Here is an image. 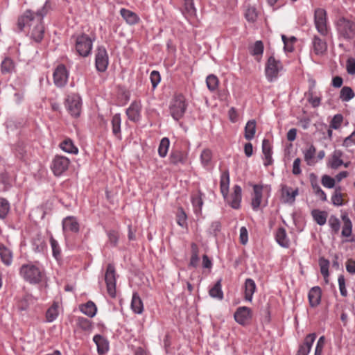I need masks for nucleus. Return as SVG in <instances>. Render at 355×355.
I'll return each mask as SVG.
<instances>
[{
	"instance_id": "nucleus-17",
	"label": "nucleus",
	"mask_w": 355,
	"mask_h": 355,
	"mask_svg": "<svg viewBox=\"0 0 355 355\" xmlns=\"http://www.w3.org/2000/svg\"><path fill=\"white\" fill-rule=\"evenodd\" d=\"M309 304L311 307L317 306L321 301V289L319 286L311 288L308 293Z\"/></svg>"
},
{
	"instance_id": "nucleus-57",
	"label": "nucleus",
	"mask_w": 355,
	"mask_h": 355,
	"mask_svg": "<svg viewBox=\"0 0 355 355\" xmlns=\"http://www.w3.org/2000/svg\"><path fill=\"white\" fill-rule=\"evenodd\" d=\"M314 85H315V82H313L312 87H311L309 88V97L308 98V101H309V103H311V105L313 107H318L320 105L321 99L319 97H315V98L313 97L312 89H313V87H314Z\"/></svg>"
},
{
	"instance_id": "nucleus-60",
	"label": "nucleus",
	"mask_w": 355,
	"mask_h": 355,
	"mask_svg": "<svg viewBox=\"0 0 355 355\" xmlns=\"http://www.w3.org/2000/svg\"><path fill=\"white\" fill-rule=\"evenodd\" d=\"M150 81L153 88H155L159 83L161 77L159 71H153L150 75Z\"/></svg>"
},
{
	"instance_id": "nucleus-32",
	"label": "nucleus",
	"mask_w": 355,
	"mask_h": 355,
	"mask_svg": "<svg viewBox=\"0 0 355 355\" xmlns=\"http://www.w3.org/2000/svg\"><path fill=\"white\" fill-rule=\"evenodd\" d=\"M256 133V121L249 120L245 127L244 137L247 140H252Z\"/></svg>"
},
{
	"instance_id": "nucleus-40",
	"label": "nucleus",
	"mask_w": 355,
	"mask_h": 355,
	"mask_svg": "<svg viewBox=\"0 0 355 355\" xmlns=\"http://www.w3.org/2000/svg\"><path fill=\"white\" fill-rule=\"evenodd\" d=\"M170 144V141L168 138L164 137L160 141L159 148H158V154L161 157H165L167 155L168 147Z\"/></svg>"
},
{
	"instance_id": "nucleus-45",
	"label": "nucleus",
	"mask_w": 355,
	"mask_h": 355,
	"mask_svg": "<svg viewBox=\"0 0 355 355\" xmlns=\"http://www.w3.org/2000/svg\"><path fill=\"white\" fill-rule=\"evenodd\" d=\"M311 215L315 222H327L328 214L325 211L313 209L311 211Z\"/></svg>"
},
{
	"instance_id": "nucleus-5",
	"label": "nucleus",
	"mask_w": 355,
	"mask_h": 355,
	"mask_svg": "<svg viewBox=\"0 0 355 355\" xmlns=\"http://www.w3.org/2000/svg\"><path fill=\"white\" fill-rule=\"evenodd\" d=\"M20 274L31 284L40 282L44 277V273L40 268L32 264L23 265L20 268Z\"/></svg>"
},
{
	"instance_id": "nucleus-23",
	"label": "nucleus",
	"mask_w": 355,
	"mask_h": 355,
	"mask_svg": "<svg viewBox=\"0 0 355 355\" xmlns=\"http://www.w3.org/2000/svg\"><path fill=\"white\" fill-rule=\"evenodd\" d=\"M121 17L125 20V21L130 25H135L139 21V16L134 12L125 9L121 8L120 10Z\"/></svg>"
},
{
	"instance_id": "nucleus-8",
	"label": "nucleus",
	"mask_w": 355,
	"mask_h": 355,
	"mask_svg": "<svg viewBox=\"0 0 355 355\" xmlns=\"http://www.w3.org/2000/svg\"><path fill=\"white\" fill-rule=\"evenodd\" d=\"M107 291L111 297L116 296V270L114 264L109 263L105 274Z\"/></svg>"
},
{
	"instance_id": "nucleus-37",
	"label": "nucleus",
	"mask_w": 355,
	"mask_h": 355,
	"mask_svg": "<svg viewBox=\"0 0 355 355\" xmlns=\"http://www.w3.org/2000/svg\"><path fill=\"white\" fill-rule=\"evenodd\" d=\"M209 295L213 298L222 300L223 292L222 291L221 280H218L209 291Z\"/></svg>"
},
{
	"instance_id": "nucleus-25",
	"label": "nucleus",
	"mask_w": 355,
	"mask_h": 355,
	"mask_svg": "<svg viewBox=\"0 0 355 355\" xmlns=\"http://www.w3.org/2000/svg\"><path fill=\"white\" fill-rule=\"evenodd\" d=\"M275 240L277 243L283 248L289 247V239L287 236L286 232L284 228H279L275 234Z\"/></svg>"
},
{
	"instance_id": "nucleus-21",
	"label": "nucleus",
	"mask_w": 355,
	"mask_h": 355,
	"mask_svg": "<svg viewBox=\"0 0 355 355\" xmlns=\"http://www.w3.org/2000/svg\"><path fill=\"white\" fill-rule=\"evenodd\" d=\"M256 289L255 282L250 278L246 279L245 282V300L246 301L252 302Z\"/></svg>"
},
{
	"instance_id": "nucleus-51",
	"label": "nucleus",
	"mask_w": 355,
	"mask_h": 355,
	"mask_svg": "<svg viewBox=\"0 0 355 355\" xmlns=\"http://www.w3.org/2000/svg\"><path fill=\"white\" fill-rule=\"evenodd\" d=\"M331 201L334 205L340 206L343 205V196L340 193V187L336 188L334 194L331 197Z\"/></svg>"
},
{
	"instance_id": "nucleus-6",
	"label": "nucleus",
	"mask_w": 355,
	"mask_h": 355,
	"mask_svg": "<svg viewBox=\"0 0 355 355\" xmlns=\"http://www.w3.org/2000/svg\"><path fill=\"white\" fill-rule=\"evenodd\" d=\"M283 66L282 62L276 60L274 56L271 55L268 58L266 64L265 73L268 81H273L278 76L279 72L282 70Z\"/></svg>"
},
{
	"instance_id": "nucleus-15",
	"label": "nucleus",
	"mask_w": 355,
	"mask_h": 355,
	"mask_svg": "<svg viewBox=\"0 0 355 355\" xmlns=\"http://www.w3.org/2000/svg\"><path fill=\"white\" fill-rule=\"evenodd\" d=\"M233 190V193L230 196V198L227 199V202L232 208L239 209L241 201L242 189L239 185H234Z\"/></svg>"
},
{
	"instance_id": "nucleus-38",
	"label": "nucleus",
	"mask_w": 355,
	"mask_h": 355,
	"mask_svg": "<svg viewBox=\"0 0 355 355\" xmlns=\"http://www.w3.org/2000/svg\"><path fill=\"white\" fill-rule=\"evenodd\" d=\"M203 194L199 191L197 195L191 197V202L193 207V210L196 214H199L201 212L202 206L203 205V200L202 196Z\"/></svg>"
},
{
	"instance_id": "nucleus-4",
	"label": "nucleus",
	"mask_w": 355,
	"mask_h": 355,
	"mask_svg": "<svg viewBox=\"0 0 355 355\" xmlns=\"http://www.w3.org/2000/svg\"><path fill=\"white\" fill-rule=\"evenodd\" d=\"M187 108V104L184 96L181 94L175 95L169 107L172 117L175 121L180 120L183 117Z\"/></svg>"
},
{
	"instance_id": "nucleus-2",
	"label": "nucleus",
	"mask_w": 355,
	"mask_h": 355,
	"mask_svg": "<svg viewBox=\"0 0 355 355\" xmlns=\"http://www.w3.org/2000/svg\"><path fill=\"white\" fill-rule=\"evenodd\" d=\"M336 29L338 40L350 42L355 38V22L347 18L340 17L336 21Z\"/></svg>"
},
{
	"instance_id": "nucleus-10",
	"label": "nucleus",
	"mask_w": 355,
	"mask_h": 355,
	"mask_svg": "<svg viewBox=\"0 0 355 355\" xmlns=\"http://www.w3.org/2000/svg\"><path fill=\"white\" fill-rule=\"evenodd\" d=\"M109 64V58L106 49L98 46L96 50L95 58V65L96 70L99 72H104L107 70Z\"/></svg>"
},
{
	"instance_id": "nucleus-43",
	"label": "nucleus",
	"mask_w": 355,
	"mask_h": 355,
	"mask_svg": "<svg viewBox=\"0 0 355 355\" xmlns=\"http://www.w3.org/2000/svg\"><path fill=\"white\" fill-rule=\"evenodd\" d=\"M329 261L324 257L319 259V266L320 268V272L324 278H327L329 276Z\"/></svg>"
},
{
	"instance_id": "nucleus-41",
	"label": "nucleus",
	"mask_w": 355,
	"mask_h": 355,
	"mask_svg": "<svg viewBox=\"0 0 355 355\" xmlns=\"http://www.w3.org/2000/svg\"><path fill=\"white\" fill-rule=\"evenodd\" d=\"M196 10L194 6L193 0H184L183 14L187 16H193L196 15Z\"/></svg>"
},
{
	"instance_id": "nucleus-35",
	"label": "nucleus",
	"mask_w": 355,
	"mask_h": 355,
	"mask_svg": "<svg viewBox=\"0 0 355 355\" xmlns=\"http://www.w3.org/2000/svg\"><path fill=\"white\" fill-rule=\"evenodd\" d=\"M60 147L61 149L68 153L77 154L78 149L74 146L73 141L70 139H67L60 143Z\"/></svg>"
},
{
	"instance_id": "nucleus-12",
	"label": "nucleus",
	"mask_w": 355,
	"mask_h": 355,
	"mask_svg": "<svg viewBox=\"0 0 355 355\" xmlns=\"http://www.w3.org/2000/svg\"><path fill=\"white\" fill-rule=\"evenodd\" d=\"M68 76L69 73L66 67L60 64L58 65L53 72V83L58 87H62L67 84Z\"/></svg>"
},
{
	"instance_id": "nucleus-3",
	"label": "nucleus",
	"mask_w": 355,
	"mask_h": 355,
	"mask_svg": "<svg viewBox=\"0 0 355 355\" xmlns=\"http://www.w3.org/2000/svg\"><path fill=\"white\" fill-rule=\"evenodd\" d=\"M75 37V49L79 55L82 57H87L91 54L93 42L95 38L92 39L88 35L82 33Z\"/></svg>"
},
{
	"instance_id": "nucleus-61",
	"label": "nucleus",
	"mask_w": 355,
	"mask_h": 355,
	"mask_svg": "<svg viewBox=\"0 0 355 355\" xmlns=\"http://www.w3.org/2000/svg\"><path fill=\"white\" fill-rule=\"evenodd\" d=\"M239 240L242 245H246L248 242V231L245 227L240 229Z\"/></svg>"
},
{
	"instance_id": "nucleus-63",
	"label": "nucleus",
	"mask_w": 355,
	"mask_h": 355,
	"mask_svg": "<svg viewBox=\"0 0 355 355\" xmlns=\"http://www.w3.org/2000/svg\"><path fill=\"white\" fill-rule=\"evenodd\" d=\"M347 71L350 75H355V59L349 58L346 63Z\"/></svg>"
},
{
	"instance_id": "nucleus-24",
	"label": "nucleus",
	"mask_w": 355,
	"mask_h": 355,
	"mask_svg": "<svg viewBox=\"0 0 355 355\" xmlns=\"http://www.w3.org/2000/svg\"><path fill=\"white\" fill-rule=\"evenodd\" d=\"M126 114L128 119L132 121H137L140 118V106L136 103L133 102L130 106L126 110Z\"/></svg>"
},
{
	"instance_id": "nucleus-36",
	"label": "nucleus",
	"mask_w": 355,
	"mask_h": 355,
	"mask_svg": "<svg viewBox=\"0 0 355 355\" xmlns=\"http://www.w3.org/2000/svg\"><path fill=\"white\" fill-rule=\"evenodd\" d=\"M311 177H313V180H311V184L312 186V188L314 191V193L316 196H318L320 199L322 201L327 200V196L324 191L322 190L319 184H318V182L316 180V178L313 173L311 175Z\"/></svg>"
},
{
	"instance_id": "nucleus-59",
	"label": "nucleus",
	"mask_w": 355,
	"mask_h": 355,
	"mask_svg": "<svg viewBox=\"0 0 355 355\" xmlns=\"http://www.w3.org/2000/svg\"><path fill=\"white\" fill-rule=\"evenodd\" d=\"M316 337L317 336L315 333L308 334L302 345L311 350Z\"/></svg>"
},
{
	"instance_id": "nucleus-11",
	"label": "nucleus",
	"mask_w": 355,
	"mask_h": 355,
	"mask_svg": "<svg viewBox=\"0 0 355 355\" xmlns=\"http://www.w3.org/2000/svg\"><path fill=\"white\" fill-rule=\"evenodd\" d=\"M69 164L70 161L67 157L56 155L53 159L51 168L55 175L60 176L68 169Z\"/></svg>"
},
{
	"instance_id": "nucleus-19",
	"label": "nucleus",
	"mask_w": 355,
	"mask_h": 355,
	"mask_svg": "<svg viewBox=\"0 0 355 355\" xmlns=\"http://www.w3.org/2000/svg\"><path fill=\"white\" fill-rule=\"evenodd\" d=\"M229 185H230V173H229V171L227 169L221 173L220 181V192L225 199H227V196H228Z\"/></svg>"
},
{
	"instance_id": "nucleus-27",
	"label": "nucleus",
	"mask_w": 355,
	"mask_h": 355,
	"mask_svg": "<svg viewBox=\"0 0 355 355\" xmlns=\"http://www.w3.org/2000/svg\"><path fill=\"white\" fill-rule=\"evenodd\" d=\"M315 153L316 148L313 144H311L307 149L303 150L304 160L307 165L313 166L317 162V160L314 159Z\"/></svg>"
},
{
	"instance_id": "nucleus-49",
	"label": "nucleus",
	"mask_w": 355,
	"mask_h": 355,
	"mask_svg": "<svg viewBox=\"0 0 355 355\" xmlns=\"http://www.w3.org/2000/svg\"><path fill=\"white\" fill-rule=\"evenodd\" d=\"M212 154L210 150L205 149L200 155V160L204 166H207L211 162Z\"/></svg>"
},
{
	"instance_id": "nucleus-13",
	"label": "nucleus",
	"mask_w": 355,
	"mask_h": 355,
	"mask_svg": "<svg viewBox=\"0 0 355 355\" xmlns=\"http://www.w3.org/2000/svg\"><path fill=\"white\" fill-rule=\"evenodd\" d=\"M234 317L237 323L245 326L252 319V309L247 306H240L235 311Z\"/></svg>"
},
{
	"instance_id": "nucleus-53",
	"label": "nucleus",
	"mask_w": 355,
	"mask_h": 355,
	"mask_svg": "<svg viewBox=\"0 0 355 355\" xmlns=\"http://www.w3.org/2000/svg\"><path fill=\"white\" fill-rule=\"evenodd\" d=\"M77 324L80 328L85 331L90 330L92 328L90 320L83 317L78 318Z\"/></svg>"
},
{
	"instance_id": "nucleus-42",
	"label": "nucleus",
	"mask_w": 355,
	"mask_h": 355,
	"mask_svg": "<svg viewBox=\"0 0 355 355\" xmlns=\"http://www.w3.org/2000/svg\"><path fill=\"white\" fill-rule=\"evenodd\" d=\"M263 42L261 40H258L250 48V52L254 56L260 57L263 54Z\"/></svg>"
},
{
	"instance_id": "nucleus-33",
	"label": "nucleus",
	"mask_w": 355,
	"mask_h": 355,
	"mask_svg": "<svg viewBox=\"0 0 355 355\" xmlns=\"http://www.w3.org/2000/svg\"><path fill=\"white\" fill-rule=\"evenodd\" d=\"M15 69V63L13 60L8 57L3 59L1 64V72L2 74L12 73Z\"/></svg>"
},
{
	"instance_id": "nucleus-58",
	"label": "nucleus",
	"mask_w": 355,
	"mask_h": 355,
	"mask_svg": "<svg viewBox=\"0 0 355 355\" xmlns=\"http://www.w3.org/2000/svg\"><path fill=\"white\" fill-rule=\"evenodd\" d=\"M324 344H325V338L324 336H322L319 338V339L317 342L315 349L314 355H322L323 348L324 347Z\"/></svg>"
},
{
	"instance_id": "nucleus-18",
	"label": "nucleus",
	"mask_w": 355,
	"mask_h": 355,
	"mask_svg": "<svg viewBox=\"0 0 355 355\" xmlns=\"http://www.w3.org/2000/svg\"><path fill=\"white\" fill-rule=\"evenodd\" d=\"M262 152L264 155V165L268 166L271 165L273 162L272 158V146L270 141L268 139H264L262 141Z\"/></svg>"
},
{
	"instance_id": "nucleus-62",
	"label": "nucleus",
	"mask_w": 355,
	"mask_h": 355,
	"mask_svg": "<svg viewBox=\"0 0 355 355\" xmlns=\"http://www.w3.org/2000/svg\"><path fill=\"white\" fill-rule=\"evenodd\" d=\"M107 235L109 239V241L113 245H116L118 243L119 234L118 232L115 230H110L107 232Z\"/></svg>"
},
{
	"instance_id": "nucleus-1",
	"label": "nucleus",
	"mask_w": 355,
	"mask_h": 355,
	"mask_svg": "<svg viewBox=\"0 0 355 355\" xmlns=\"http://www.w3.org/2000/svg\"><path fill=\"white\" fill-rule=\"evenodd\" d=\"M50 9L49 1H46L42 8L34 13L31 10H26L17 19V26L19 31H23L25 27L31 29V37L36 42H40L44 35L43 17Z\"/></svg>"
},
{
	"instance_id": "nucleus-28",
	"label": "nucleus",
	"mask_w": 355,
	"mask_h": 355,
	"mask_svg": "<svg viewBox=\"0 0 355 355\" xmlns=\"http://www.w3.org/2000/svg\"><path fill=\"white\" fill-rule=\"evenodd\" d=\"M131 309L135 313L141 314L144 311L142 300L137 293H134L131 301Z\"/></svg>"
},
{
	"instance_id": "nucleus-34",
	"label": "nucleus",
	"mask_w": 355,
	"mask_h": 355,
	"mask_svg": "<svg viewBox=\"0 0 355 355\" xmlns=\"http://www.w3.org/2000/svg\"><path fill=\"white\" fill-rule=\"evenodd\" d=\"M191 256L189 262V266L196 268L200 261L198 253L199 248L196 243H192L191 245Z\"/></svg>"
},
{
	"instance_id": "nucleus-31",
	"label": "nucleus",
	"mask_w": 355,
	"mask_h": 355,
	"mask_svg": "<svg viewBox=\"0 0 355 355\" xmlns=\"http://www.w3.org/2000/svg\"><path fill=\"white\" fill-rule=\"evenodd\" d=\"M112 133L113 135L121 139V119L120 114H115L112 119Z\"/></svg>"
},
{
	"instance_id": "nucleus-48",
	"label": "nucleus",
	"mask_w": 355,
	"mask_h": 355,
	"mask_svg": "<svg viewBox=\"0 0 355 355\" xmlns=\"http://www.w3.org/2000/svg\"><path fill=\"white\" fill-rule=\"evenodd\" d=\"M343 121V116L341 114H337L332 118L330 122L329 128L337 130L341 126Z\"/></svg>"
},
{
	"instance_id": "nucleus-22",
	"label": "nucleus",
	"mask_w": 355,
	"mask_h": 355,
	"mask_svg": "<svg viewBox=\"0 0 355 355\" xmlns=\"http://www.w3.org/2000/svg\"><path fill=\"white\" fill-rule=\"evenodd\" d=\"M313 48L316 55H322L327 51V44L324 40L315 35L313 39Z\"/></svg>"
},
{
	"instance_id": "nucleus-64",
	"label": "nucleus",
	"mask_w": 355,
	"mask_h": 355,
	"mask_svg": "<svg viewBox=\"0 0 355 355\" xmlns=\"http://www.w3.org/2000/svg\"><path fill=\"white\" fill-rule=\"evenodd\" d=\"M352 145H355V130L348 137H347L343 143V146L348 148L352 146Z\"/></svg>"
},
{
	"instance_id": "nucleus-20",
	"label": "nucleus",
	"mask_w": 355,
	"mask_h": 355,
	"mask_svg": "<svg viewBox=\"0 0 355 355\" xmlns=\"http://www.w3.org/2000/svg\"><path fill=\"white\" fill-rule=\"evenodd\" d=\"M253 191L254 194L252 198L251 205L253 209H257L261 205L262 199L263 186L259 184H254Z\"/></svg>"
},
{
	"instance_id": "nucleus-52",
	"label": "nucleus",
	"mask_w": 355,
	"mask_h": 355,
	"mask_svg": "<svg viewBox=\"0 0 355 355\" xmlns=\"http://www.w3.org/2000/svg\"><path fill=\"white\" fill-rule=\"evenodd\" d=\"M79 223H62V230L65 234L69 232L76 233L79 231Z\"/></svg>"
},
{
	"instance_id": "nucleus-26",
	"label": "nucleus",
	"mask_w": 355,
	"mask_h": 355,
	"mask_svg": "<svg viewBox=\"0 0 355 355\" xmlns=\"http://www.w3.org/2000/svg\"><path fill=\"white\" fill-rule=\"evenodd\" d=\"M0 257L5 265L10 266L12 262V250L3 244H0Z\"/></svg>"
},
{
	"instance_id": "nucleus-7",
	"label": "nucleus",
	"mask_w": 355,
	"mask_h": 355,
	"mask_svg": "<svg viewBox=\"0 0 355 355\" xmlns=\"http://www.w3.org/2000/svg\"><path fill=\"white\" fill-rule=\"evenodd\" d=\"M314 23L318 32L322 36L328 34L327 12L323 8H316L314 12Z\"/></svg>"
},
{
	"instance_id": "nucleus-55",
	"label": "nucleus",
	"mask_w": 355,
	"mask_h": 355,
	"mask_svg": "<svg viewBox=\"0 0 355 355\" xmlns=\"http://www.w3.org/2000/svg\"><path fill=\"white\" fill-rule=\"evenodd\" d=\"M338 282L340 295L343 297L347 296L348 293L346 288L345 279L344 275H340L338 276Z\"/></svg>"
},
{
	"instance_id": "nucleus-30",
	"label": "nucleus",
	"mask_w": 355,
	"mask_h": 355,
	"mask_svg": "<svg viewBox=\"0 0 355 355\" xmlns=\"http://www.w3.org/2000/svg\"><path fill=\"white\" fill-rule=\"evenodd\" d=\"M36 299L31 294H26L18 302V308L21 311H26L29 306L33 304Z\"/></svg>"
},
{
	"instance_id": "nucleus-54",
	"label": "nucleus",
	"mask_w": 355,
	"mask_h": 355,
	"mask_svg": "<svg viewBox=\"0 0 355 355\" xmlns=\"http://www.w3.org/2000/svg\"><path fill=\"white\" fill-rule=\"evenodd\" d=\"M33 248L35 252H42L44 247L43 239L40 236L33 239L32 241Z\"/></svg>"
},
{
	"instance_id": "nucleus-29",
	"label": "nucleus",
	"mask_w": 355,
	"mask_h": 355,
	"mask_svg": "<svg viewBox=\"0 0 355 355\" xmlns=\"http://www.w3.org/2000/svg\"><path fill=\"white\" fill-rule=\"evenodd\" d=\"M80 311L85 315L93 318L96 313L97 308L93 302L88 301L80 306Z\"/></svg>"
},
{
	"instance_id": "nucleus-39",
	"label": "nucleus",
	"mask_w": 355,
	"mask_h": 355,
	"mask_svg": "<svg viewBox=\"0 0 355 355\" xmlns=\"http://www.w3.org/2000/svg\"><path fill=\"white\" fill-rule=\"evenodd\" d=\"M354 92L350 87H343L340 92V98L342 101H349L354 97Z\"/></svg>"
},
{
	"instance_id": "nucleus-9",
	"label": "nucleus",
	"mask_w": 355,
	"mask_h": 355,
	"mask_svg": "<svg viewBox=\"0 0 355 355\" xmlns=\"http://www.w3.org/2000/svg\"><path fill=\"white\" fill-rule=\"evenodd\" d=\"M66 107L69 112L73 117H78L81 112V98L77 94L69 95L66 98Z\"/></svg>"
},
{
	"instance_id": "nucleus-47",
	"label": "nucleus",
	"mask_w": 355,
	"mask_h": 355,
	"mask_svg": "<svg viewBox=\"0 0 355 355\" xmlns=\"http://www.w3.org/2000/svg\"><path fill=\"white\" fill-rule=\"evenodd\" d=\"M10 210L8 201L3 198H0V218L4 219Z\"/></svg>"
},
{
	"instance_id": "nucleus-44",
	"label": "nucleus",
	"mask_w": 355,
	"mask_h": 355,
	"mask_svg": "<svg viewBox=\"0 0 355 355\" xmlns=\"http://www.w3.org/2000/svg\"><path fill=\"white\" fill-rule=\"evenodd\" d=\"M58 315V305L53 304L49 307L46 313V318L47 322H51L54 321Z\"/></svg>"
},
{
	"instance_id": "nucleus-56",
	"label": "nucleus",
	"mask_w": 355,
	"mask_h": 355,
	"mask_svg": "<svg viewBox=\"0 0 355 355\" xmlns=\"http://www.w3.org/2000/svg\"><path fill=\"white\" fill-rule=\"evenodd\" d=\"M322 184L327 188L332 189L335 187V179L328 175H324L321 180Z\"/></svg>"
},
{
	"instance_id": "nucleus-16",
	"label": "nucleus",
	"mask_w": 355,
	"mask_h": 355,
	"mask_svg": "<svg viewBox=\"0 0 355 355\" xmlns=\"http://www.w3.org/2000/svg\"><path fill=\"white\" fill-rule=\"evenodd\" d=\"M93 341L97 347V352L99 355L106 354L109 350L108 340L100 334H96L93 338Z\"/></svg>"
},
{
	"instance_id": "nucleus-50",
	"label": "nucleus",
	"mask_w": 355,
	"mask_h": 355,
	"mask_svg": "<svg viewBox=\"0 0 355 355\" xmlns=\"http://www.w3.org/2000/svg\"><path fill=\"white\" fill-rule=\"evenodd\" d=\"M50 243H51V246L52 248L53 256L56 259H58L60 256L61 250H60V248L59 246L58 241L53 237H51Z\"/></svg>"
},
{
	"instance_id": "nucleus-14",
	"label": "nucleus",
	"mask_w": 355,
	"mask_h": 355,
	"mask_svg": "<svg viewBox=\"0 0 355 355\" xmlns=\"http://www.w3.org/2000/svg\"><path fill=\"white\" fill-rule=\"evenodd\" d=\"M187 159V153L180 150H172L168 157L170 164L175 166L185 164Z\"/></svg>"
},
{
	"instance_id": "nucleus-46",
	"label": "nucleus",
	"mask_w": 355,
	"mask_h": 355,
	"mask_svg": "<svg viewBox=\"0 0 355 355\" xmlns=\"http://www.w3.org/2000/svg\"><path fill=\"white\" fill-rule=\"evenodd\" d=\"M218 79L215 75L210 74L207 77V86L211 92H214L218 88Z\"/></svg>"
}]
</instances>
